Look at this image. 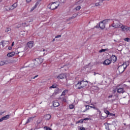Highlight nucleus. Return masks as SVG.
I'll use <instances>...</instances> for the list:
<instances>
[{"label": "nucleus", "mask_w": 130, "mask_h": 130, "mask_svg": "<svg viewBox=\"0 0 130 130\" xmlns=\"http://www.w3.org/2000/svg\"><path fill=\"white\" fill-rule=\"evenodd\" d=\"M111 26L113 27V28H115V29L120 28L122 32H123V29L124 28V25L122 24L119 22V21L116 19L113 20V23L112 24Z\"/></svg>", "instance_id": "obj_1"}, {"label": "nucleus", "mask_w": 130, "mask_h": 130, "mask_svg": "<svg viewBox=\"0 0 130 130\" xmlns=\"http://www.w3.org/2000/svg\"><path fill=\"white\" fill-rule=\"evenodd\" d=\"M129 64V62L128 61L124 62L122 65H120L118 67V70L120 74H122L124 72V70L126 68H127V66Z\"/></svg>", "instance_id": "obj_2"}, {"label": "nucleus", "mask_w": 130, "mask_h": 130, "mask_svg": "<svg viewBox=\"0 0 130 130\" xmlns=\"http://www.w3.org/2000/svg\"><path fill=\"white\" fill-rule=\"evenodd\" d=\"M88 85V82L85 81H79L76 85V89H82Z\"/></svg>", "instance_id": "obj_3"}, {"label": "nucleus", "mask_w": 130, "mask_h": 130, "mask_svg": "<svg viewBox=\"0 0 130 130\" xmlns=\"http://www.w3.org/2000/svg\"><path fill=\"white\" fill-rule=\"evenodd\" d=\"M59 7V2H54L52 4H50V9L51 10H55V9H57Z\"/></svg>", "instance_id": "obj_4"}, {"label": "nucleus", "mask_w": 130, "mask_h": 130, "mask_svg": "<svg viewBox=\"0 0 130 130\" xmlns=\"http://www.w3.org/2000/svg\"><path fill=\"white\" fill-rule=\"evenodd\" d=\"M42 62H43V59L41 58H37L34 61V64L37 67L40 66Z\"/></svg>", "instance_id": "obj_5"}, {"label": "nucleus", "mask_w": 130, "mask_h": 130, "mask_svg": "<svg viewBox=\"0 0 130 130\" xmlns=\"http://www.w3.org/2000/svg\"><path fill=\"white\" fill-rule=\"evenodd\" d=\"M109 22V19H106L100 22L99 26L101 29H104L105 28V24Z\"/></svg>", "instance_id": "obj_6"}, {"label": "nucleus", "mask_w": 130, "mask_h": 130, "mask_svg": "<svg viewBox=\"0 0 130 130\" xmlns=\"http://www.w3.org/2000/svg\"><path fill=\"white\" fill-rule=\"evenodd\" d=\"M9 63H12V60L8 59L5 61H1L0 62V67L5 66V64H9Z\"/></svg>", "instance_id": "obj_7"}, {"label": "nucleus", "mask_w": 130, "mask_h": 130, "mask_svg": "<svg viewBox=\"0 0 130 130\" xmlns=\"http://www.w3.org/2000/svg\"><path fill=\"white\" fill-rule=\"evenodd\" d=\"M67 77H68V74L62 73L57 76V79L58 80H62V79H66Z\"/></svg>", "instance_id": "obj_8"}, {"label": "nucleus", "mask_w": 130, "mask_h": 130, "mask_svg": "<svg viewBox=\"0 0 130 130\" xmlns=\"http://www.w3.org/2000/svg\"><path fill=\"white\" fill-rule=\"evenodd\" d=\"M17 7H18V3H15L10 6L8 9H7V11H13V10H15Z\"/></svg>", "instance_id": "obj_9"}, {"label": "nucleus", "mask_w": 130, "mask_h": 130, "mask_svg": "<svg viewBox=\"0 0 130 130\" xmlns=\"http://www.w3.org/2000/svg\"><path fill=\"white\" fill-rule=\"evenodd\" d=\"M8 44H9V41H3L0 42V45H2L3 47H4L6 45H8Z\"/></svg>", "instance_id": "obj_10"}, {"label": "nucleus", "mask_w": 130, "mask_h": 130, "mask_svg": "<svg viewBox=\"0 0 130 130\" xmlns=\"http://www.w3.org/2000/svg\"><path fill=\"white\" fill-rule=\"evenodd\" d=\"M27 45L29 48H32L33 47V45H34V42L30 41L27 43Z\"/></svg>", "instance_id": "obj_11"}, {"label": "nucleus", "mask_w": 130, "mask_h": 130, "mask_svg": "<svg viewBox=\"0 0 130 130\" xmlns=\"http://www.w3.org/2000/svg\"><path fill=\"white\" fill-rule=\"evenodd\" d=\"M128 31H130V26H127L124 25L123 32H128Z\"/></svg>", "instance_id": "obj_12"}, {"label": "nucleus", "mask_w": 130, "mask_h": 130, "mask_svg": "<svg viewBox=\"0 0 130 130\" xmlns=\"http://www.w3.org/2000/svg\"><path fill=\"white\" fill-rule=\"evenodd\" d=\"M103 63L105 66H109L111 63V61L110 59H107L104 61Z\"/></svg>", "instance_id": "obj_13"}, {"label": "nucleus", "mask_w": 130, "mask_h": 130, "mask_svg": "<svg viewBox=\"0 0 130 130\" xmlns=\"http://www.w3.org/2000/svg\"><path fill=\"white\" fill-rule=\"evenodd\" d=\"M10 118V115H7L6 116H4L1 118L2 121H4V120H7Z\"/></svg>", "instance_id": "obj_14"}, {"label": "nucleus", "mask_w": 130, "mask_h": 130, "mask_svg": "<svg viewBox=\"0 0 130 130\" xmlns=\"http://www.w3.org/2000/svg\"><path fill=\"white\" fill-rule=\"evenodd\" d=\"M111 61H113V62H115V61H116V60H117V57H116L115 55H113L111 57Z\"/></svg>", "instance_id": "obj_15"}, {"label": "nucleus", "mask_w": 130, "mask_h": 130, "mask_svg": "<svg viewBox=\"0 0 130 130\" xmlns=\"http://www.w3.org/2000/svg\"><path fill=\"white\" fill-rule=\"evenodd\" d=\"M117 93H124V89H123V88H120L117 89Z\"/></svg>", "instance_id": "obj_16"}, {"label": "nucleus", "mask_w": 130, "mask_h": 130, "mask_svg": "<svg viewBox=\"0 0 130 130\" xmlns=\"http://www.w3.org/2000/svg\"><path fill=\"white\" fill-rule=\"evenodd\" d=\"M14 55H15L14 52H10L7 54V56H8L9 57H13Z\"/></svg>", "instance_id": "obj_17"}, {"label": "nucleus", "mask_w": 130, "mask_h": 130, "mask_svg": "<svg viewBox=\"0 0 130 130\" xmlns=\"http://www.w3.org/2000/svg\"><path fill=\"white\" fill-rule=\"evenodd\" d=\"M54 107H58L59 106V103L57 101H54L53 103Z\"/></svg>", "instance_id": "obj_18"}, {"label": "nucleus", "mask_w": 130, "mask_h": 130, "mask_svg": "<svg viewBox=\"0 0 130 130\" xmlns=\"http://www.w3.org/2000/svg\"><path fill=\"white\" fill-rule=\"evenodd\" d=\"M69 92V90L66 89L63 90V91L62 92L61 96H65V95H67L68 94V92Z\"/></svg>", "instance_id": "obj_19"}, {"label": "nucleus", "mask_w": 130, "mask_h": 130, "mask_svg": "<svg viewBox=\"0 0 130 130\" xmlns=\"http://www.w3.org/2000/svg\"><path fill=\"white\" fill-rule=\"evenodd\" d=\"M45 118L47 119V120H48L51 118V116L49 114H47L45 115Z\"/></svg>", "instance_id": "obj_20"}, {"label": "nucleus", "mask_w": 130, "mask_h": 130, "mask_svg": "<svg viewBox=\"0 0 130 130\" xmlns=\"http://www.w3.org/2000/svg\"><path fill=\"white\" fill-rule=\"evenodd\" d=\"M81 8L82 7L81 6H78L74 9V11H80V10H81Z\"/></svg>", "instance_id": "obj_21"}, {"label": "nucleus", "mask_w": 130, "mask_h": 130, "mask_svg": "<svg viewBox=\"0 0 130 130\" xmlns=\"http://www.w3.org/2000/svg\"><path fill=\"white\" fill-rule=\"evenodd\" d=\"M57 87V85L53 84V85L50 86V89H55V88Z\"/></svg>", "instance_id": "obj_22"}, {"label": "nucleus", "mask_w": 130, "mask_h": 130, "mask_svg": "<svg viewBox=\"0 0 130 130\" xmlns=\"http://www.w3.org/2000/svg\"><path fill=\"white\" fill-rule=\"evenodd\" d=\"M60 99L62 102H67V97H62Z\"/></svg>", "instance_id": "obj_23"}, {"label": "nucleus", "mask_w": 130, "mask_h": 130, "mask_svg": "<svg viewBox=\"0 0 130 130\" xmlns=\"http://www.w3.org/2000/svg\"><path fill=\"white\" fill-rule=\"evenodd\" d=\"M99 6H101V2H99L94 4V7H99Z\"/></svg>", "instance_id": "obj_24"}, {"label": "nucleus", "mask_w": 130, "mask_h": 130, "mask_svg": "<svg viewBox=\"0 0 130 130\" xmlns=\"http://www.w3.org/2000/svg\"><path fill=\"white\" fill-rule=\"evenodd\" d=\"M37 7V4H36L35 5V6L33 7L31 9L30 12H32V11H34V10H35V9H36Z\"/></svg>", "instance_id": "obj_25"}, {"label": "nucleus", "mask_w": 130, "mask_h": 130, "mask_svg": "<svg viewBox=\"0 0 130 130\" xmlns=\"http://www.w3.org/2000/svg\"><path fill=\"white\" fill-rule=\"evenodd\" d=\"M11 31V28L8 27L6 28V29L5 30V32L6 33H9V32H10Z\"/></svg>", "instance_id": "obj_26"}, {"label": "nucleus", "mask_w": 130, "mask_h": 130, "mask_svg": "<svg viewBox=\"0 0 130 130\" xmlns=\"http://www.w3.org/2000/svg\"><path fill=\"white\" fill-rule=\"evenodd\" d=\"M106 50H107L106 49H102L99 51V52H100V53H101L102 52H105V51H106Z\"/></svg>", "instance_id": "obj_27"}, {"label": "nucleus", "mask_w": 130, "mask_h": 130, "mask_svg": "<svg viewBox=\"0 0 130 130\" xmlns=\"http://www.w3.org/2000/svg\"><path fill=\"white\" fill-rule=\"evenodd\" d=\"M33 119V117H30L27 119V121L26 122V123H28V122H30V121H31V120H32Z\"/></svg>", "instance_id": "obj_28"}, {"label": "nucleus", "mask_w": 130, "mask_h": 130, "mask_svg": "<svg viewBox=\"0 0 130 130\" xmlns=\"http://www.w3.org/2000/svg\"><path fill=\"white\" fill-rule=\"evenodd\" d=\"M104 112L105 113H106V114H107L108 115H110V113L108 111V110H105Z\"/></svg>", "instance_id": "obj_29"}, {"label": "nucleus", "mask_w": 130, "mask_h": 130, "mask_svg": "<svg viewBox=\"0 0 130 130\" xmlns=\"http://www.w3.org/2000/svg\"><path fill=\"white\" fill-rule=\"evenodd\" d=\"M85 107H86V109H85L86 111V110H89V109H90V106L89 105H86Z\"/></svg>", "instance_id": "obj_30"}, {"label": "nucleus", "mask_w": 130, "mask_h": 130, "mask_svg": "<svg viewBox=\"0 0 130 130\" xmlns=\"http://www.w3.org/2000/svg\"><path fill=\"white\" fill-rule=\"evenodd\" d=\"M74 107H75V106H74V105H70L69 106L70 109H74Z\"/></svg>", "instance_id": "obj_31"}, {"label": "nucleus", "mask_w": 130, "mask_h": 130, "mask_svg": "<svg viewBox=\"0 0 130 130\" xmlns=\"http://www.w3.org/2000/svg\"><path fill=\"white\" fill-rule=\"evenodd\" d=\"M78 16V14H74L72 17V19H75V18H76V17H77Z\"/></svg>", "instance_id": "obj_32"}, {"label": "nucleus", "mask_w": 130, "mask_h": 130, "mask_svg": "<svg viewBox=\"0 0 130 130\" xmlns=\"http://www.w3.org/2000/svg\"><path fill=\"white\" fill-rule=\"evenodd\" d=\"M124 41H126L127 42H129V38H126L124 39Z\"/></svg>", "instance_id": "obj_33"}, {"label": "nucleus", "mask_w": 130, "mask_h": 130, "mask_svg": "<svg viewBox=\"0 0 130 130\" xmlns=\"http://www.w3.org/2000/svg\"><path fill=\"white\" fill-rule=\"evenodd\" d=\"M89 108L91 109V108H93V109H94L95 110H96L97 109V107H94V106H89Z\"/></svg>", "instance_id": "obj_34"}, {"label": "nucleus", "mask_w": 130, "mask_h": 130, "mask_svg": "<svg viewBox=\"0 0 130 130\" xmlns=\"http://www.w3.org/2000/svg\"><path fill=\"white\" fill-rule=\"evenodd\" d=\"M44 129L46 130H52L51 128H49V127H47V126H45L44 127Z\"/></svg>", "instance_id": "obj_35"}, {"label": "nucleus", "mask_w": 130, "mask_h": 130, "mask_svg": "<svg viewBox=\"0 0 130 130\" xmlns=\"http://www.w3.org/2000/svg\"><path fill=\"white\" fill-rule=\"evenodd\" d=\"M84 121V119H80V120H79L78 122H77V123H80L81 122H83Z\"/></svg>", "instance_id": "obj_36"}, {"label": "nucleus", "mask_w": 130, "mask_h": 130, "mask_svg": "<svg viewBox=\"0 0 130 130\" xmlns=\"http://www.w3.org/2000/svg\"><path fill=\"white\" fill-rule=\"evenodd\" d=\"M98 112H99V114H101V111H100V110H99V109H98V108L96 109Z\"/></svg>", "instance_id": "obj_37"}, {"label": "nucleus", "mask_w": 130, "mask_h": 130, "mask_svg": "<svg viewBox=\"0 0 130 130\" xmlns=\"http://www.w3.org/2000/svg\"><path fill=\"white\" fill-rule=\"evenodd\" d=\"M84 120H90V118H85L83 119V121Z\"/></svg>", "instance_id": "obj_38"}, {"label": "nucleus", "mask_w": 130, "mask_h": 130, "mask_svg": "<svg viewBox=\"0 0 130 130\" xmlns=\"http://www.w3.org/2000/svg\"><path fill=\"white\" fill-rule=\"evenodd\" d=\"M61 37V35H57L55 37V38H59Z\"/></svg>", "instance_id": "obj_39"}, {"label": "nucleus", "mask_w": 130, "mask_h": 130, "mask_svg": "<svg viewBox=\"0 0 130 130\" xmlns=\"http://www.w3.org/2000/svg\"><path fill=\"white\" fill-rule=\"evenodd\" d=\"M38 75H36L35 77H32L31 79H36V78H38Z\"/></svg>", "instance_id": "obj_40"}, {"label": "nucleus", "mask_w": 130, "mask_h": 130, "mask_svg": "<svg viewBox=\"0 0 130 130\" xmlns=\"http://www.w3.org/2000/svg\"><path fill=\"white\" fill-rule=\"evenodd\" d=\"M110 115H111V116H115V114L110 113Z\"/></svg>", "instance_id": "obj_41"}, {"label": "nucleus", "mask_w": 130, "mask_h": 130, "mask_svg": "<svg viewBox=\"0 0 130 130\" xmlns=\"http://www.w3.org/2000/svg\"><path fill=\"white\" fill-rule=\"evenodd\" d=\"M80 130H85V127H81L80 128Z\"/></svg>", "instance_id": "obj_42"}, {"label": "nucleus", "mask_w": 130, "mask_h": 130, "mask_svg": "<svg viewBox=\"0 0 130 130\" xmlns=\"http://www.w3.org/2000/svg\"><path fill=\"white\" fill-rule=\"evenodd\" d=\"M31 1L32 0H26V3H27V4H29V3H30Z\"/></svg>", "instance_id": "obj_43"}, {"label": "nucleus", "mask_w": 130, "mask_h": 130, "mask_svg": "<svg viewBox=\"0 0 130 130\" xmlns=\"http://www.w3.org/2000/svg\"><path fill=\"white\" fill-rule=\"evenodd\" d=\"M117 89L118 88L115 89L113 90L114 93H115V92H116V91H117Z\"/></svg>", "instance_id": "obj_44"}, {"label": "nucleus", "mask_w": 130, "mask_h": 130, "mask_svg": "<svg viewBox=\"0 0 130 130\" xmlns=\"http://www.w3.org/2000/svg\"><path fill=\"white\" fill-rule=\"evenodd\" d=\"M93 75H94V76H96V75H99V74L96 73V72H94Z\"/></svg>", "instance_id": "obj_45"}, {"label": "nucleus", "mask_w": 130, "mask_h": 130, "mask_svg": "<svg viewBox=\"0 0 130 130\" xmlns=\"http://www.w3.org/2000/svg\"><path fill=\"white\" fill-rule=\"evenodd\" d=\"M4 113H5V112H1L0 115H3V114H4Z\"/></svg>", "instance_id": "obj_46"}, {"label": "nucleus", "mask_w": 130, "mask_h": 130, "mask_svg": "<svg viewBox=\"0 0 130 130\" xmlns=\"http://www.w3.org/2000/svg\"><path fill=\"white\" fill-rule=\"evenodd\" d=\"M15 45V42H13L12 44V46H14Z\"/></svg>", "instance_id": "obj_47"}, {"label": "nucleus", "mask_w": 130, "mask_h": 130, "mask_svg": "<svg viewBox=\"0 0 130 130\" xmlns=\"http://www.w3.org/2000/svg\"><path fill=\"white\" fill-rule=\"evenodd\" d=\"M43 51H44V52H47V50H45V49H43Z\"/></svg>", "instance_id": "obj_48"}, {"label": "nucleus", "mask_w": 130, "mask_h": 130, "mask_svg": "<svg viewBox=\"0 0 130 130\" xmlns=\"http://www.w3.org/2000/svg\"><path fill=\"white\" fill-rule=\"evenodd\" d=\"M8 49H9V50H11V49H12V47H8Z\"/></svg>", "instance_id": "obj_49"}, {"label": "nucleus", "mask_w": 130, "mask_h": 130, "mask_svg": "<svg viewBox=\"0 0 130 130\" xmlns=\"http://www.w3.org/2000/svg\"><path fill=\"white\" fill-rule=\"evenodd\" d=\"M109 98H112V95H109Z\"/></svg>", "instance_id": "obj_50"}, {"label": "nucleus", "mask_w": 130, "mask_h": 130, "mask_svg": "<svg viewBox=\"0 0 130 130\" xmlns=\"http://www.w3.org/2000/svg\"><path fill=\"white\" fill-rule=\"evenodd\" d=\"M0 122H2V119L0 118Z\"/></svg>", "instance_id": "obj_51"}, {"label": "nucleus", "mask_w": 130, "mask_h": 130, "mask_svg": "<svg viewBox=\"0 0 130 130\" xmlns=\"http://www.w3.org/2000/svg\"><path fill=\"white\" fill-rule=\"evenodd\" d=\"M104 0H102V1H101V3H103V1H104Z\"/></svg>", "instance_id": "obj_52"}, {"label": "nucleus", "mask_w": 130, "mask_h": 130, "mask_svg": "<svg viewBox=\"0 0 130 130\" xmlns=\"http://www.w3.org/2000/svg\"><path fill=\"white\" fill-rule=\"evenodd\" d=\"M44 55H46V54L45 53V52L44 53Z\"/></svg>", "instance_id": "obj_53"}, {"label": "nucleus", "mask_w": 130, "mask_h": 130, "mask_svg": "<svg viewBox=\"0 0 130 130\" xmlns=\"http://www.w3.org/2000/svg\"><path fill=\"white\" fill-rule=\"evenodd\" d=\"M26 23H23V25H26Z\"/></svg>", "instance_id": "obj_54"}, {"label": "nucleus", "mask_w": 130, "mask_h": 130, "mask_svg": "<svg viewBox=\"0 0 130 130\" xmlns=\"http://www.w3.org/2000/svg\"><path fill=\"white\" fill-rule=\"evenodd\" d=\"M3 0H0V3H1V2H3Z\"/></svg>", "instance_id": "obj_55"}, {"label": "nucleus", "mask_w": 130, "mask_h": 130, "mask_svg": "<svg viewBox=\"0 0 130 130\" xmlns=\"http://www.w3.org/2000/svg\"><path fill=\"white\" fill-rule=\"evenodd\" d=\"M55 40V39H54L53 40V41H54Z\"/></svg>", "instance_id": "obj_56"}, {"label": "nucleus", "mask_w": 130, "mask_h": 130, "mask_svg": "<svg viewBox=\"0 0 130 130\" xmlns=\"http://www.w3.org/2000/svg\"><path fill=\"white\" fill-rule=\"evenodd\" d=\"M64 67H65V68H67V66H65Z\"/></svg>", "instance_id": "obj_57"}, {"label": "nucleus", "mask_w": 130, "mask_h": 130, "mask_svg": "<svg viewBox=\"0 0 130 130\" xmlns=\"http://www.w3.org/2000/svg\"><path fill=\"white\" fill-rule=\"evenodd\" d=\"M20 27V26H18V27L19 28Z\"/></svg>", "instance_id": "obj_58"}, {"label": "nucleus", "mask_w": 130, "mask_h": 130, "mask_svg": "<svg viewBox=\"0 0 130 130\" xmlns=\"http://www.w3.org/2000/svg\"><path fill=\"white\" fill-rule=\"evenodd\" d=\"M114 41H116V40H114Z\"/></svg>", "instance_id": "obj_59"}]
</instances>
